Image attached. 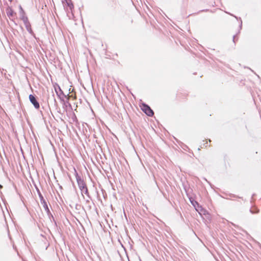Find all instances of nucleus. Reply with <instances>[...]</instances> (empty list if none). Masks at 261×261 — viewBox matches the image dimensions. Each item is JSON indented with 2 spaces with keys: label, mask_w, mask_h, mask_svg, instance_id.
Listing matches in <instances>:
<instances>
[{
  "label": "nucleus",
  "mask_w": 261,
  "mask_h": 261,
  "mask_svg": "<svg viewBox=\"0 0 261 261\" xmlns=\"http://www.w3.org/2000/svg\"><path fill=\"white\" fill-rule=\"evenodd\" d=\"M74 171H75V175L76 181H77V183L78 185V187L81 191H83V190H84V189H85L87 187L85 181H84V180L78 174L77 172H76V171L75 169H74Z\"/></svg>",
  "instance_id": "nucleus-1"
},
{
  "label": "nucleus",
  "mask_w": 261,
  "mask_h": 261,
  "mask_svg": "<svg viewBox=\"0 0 261 261\" xmlns=\"http://www.w3.org/2000/svg\"><path fill=\"white\" fill-rule=\"evenodd\" d=\"M36 189L37 191L38 196L39 197L40 202H41V204H43V206L44 208L45 211L46 212V213H47L48 215L50 214L51 215V214H50V211L49 210V208L47 206V202H46L45 200L44 199V197H43V195H42V194L41 193L39 189L37 187H36Z\"/></svg>",
  "instance_id": "nucleus-2"
},
{
  "label": "nucleus",
  "mask_w": 261,
  "mask_h": 261,
  "mask_svg": "<svg viewBox=\"0 0 261 261\" xmlns=\"http://www.w3.org/2000/svg\"><path fill=\"white\" fill-rule=\"evenodd\" d=\"M142 110L148 116H152L154 114L153 110L146 103H142L141 106Z\"/></svg>",
  "instance_id": "nucleus-3"
},
{
  "label": "nucleus",
  "mask_w": 261,
  "mask_h": 261,
  "mask_svg": "<svg viewBox=\"0 0 261 261\" xmlns=\"http://www.w3.org/2000/svg\"><path fill=\"white\" fill-rule=\"evenodd\" d=\"M20 9L22 11V13L20 15V18L23 21L24 24L25 25V27L28 28H29V25L31 24L28 20L27 16H26L25 15L24 12L23 11V9H22V8L21 7H20Z\"/></svg>",
  "instance_id": "nucleus-4"
},
{
  "label": "nucleus",
  "mask_w": 261,
  "mask_h": 261,
  "mask_svg": "<svg viewBox=\"0 0 261 261\" xmlns=\"http://www.w3.org/2000/svg\"><path fill=\"white\" fill-rule=\"evenodd\" d=\"M29 99L30 102L34 106L35 108L38 109L40 108V105L38 101H37L36 97L35 96L30 94L29 95Z\"/></svg>",
  "instance_id": "nucleus-5"
},
{
  "label": "nucleus",
  "mask_w": 261,
  "mask_h": 261,
  "mask_svg": "<svg viewBox=\"0 0 261 261\" xmlns=\"http://www.w3.org/2000/svg\"><path fill=\"white\" fill-rule=\"evenodd\" d=\"M6 11L7 15L9 17V18H13L16 14L15 13H14V12L12 10V9L10 7H8L7 8Z\"/></svg>",
  "instance_id": "nucleus-6"
},
{
  "label": "nucleus",
  "mask_w": 261,
  "mask_h": 261,
  "mask_svg": "<svg viewBox=\"0 0 261 261\" xmlns=\"http://www.w3.org/2000/svg\"><path fill=\"white\" fill-rule=\"evenodd\" d=\"M55 91L58 96H60V94H63V91L61 90L60 86L58 85V89L56 88H55Z\"/></svg>",
  "instance_id": "nucleus-7"
},
{
  "label": "nucleus",
  "mask_w": 261,
  "mask_h": 261,
  "mask_svg": "<svg viewBox=\"0 0 261 261\" xmlns=\"http://www.w3.org/2000/svg\"><path fill=\"white\" fill-rule=\"evenodd\" d=\"M81 192H82V194L83 193H84L85 195H86L88 196V197L89 198V199H91L87 187H86L85 189H84V190H83V191H81Z\"/></svg>",
  "instance_id": "nucleus-8"
},
{
  "label": "nucleus",
  "mask_w": 261,
  "mask_h": 261,
  "mask_svg": "<svg viewBox=\"0 0 261 261\" xmlns=\"http://www.w3.org/2000/svg\"><path fill=\"white\" fill-rule=\"evenodd\" d=\"M226 13H228V14H229V15H231V16H233V17H234L235 18H236L237 20H239H239H240V21H241V23H240V29H241V28H242V20H241V18L240 17L238 18L237 16H235V15H233V14H230V13H228V12H226Z\"/></svg>",
  "instance_id": "nucleus-9"
},
{
  "label": "nucleus",
  "mask_w": 261,
  "mask_h": 261,
  "mask_svg": "<svg viewBox=\"0 0 261 261\" xmlns=\"http://www.w3.org/2000/svg\"><path fill=\"white\" fill-rule=\"evenodd\" d=\"M250 213H252V214H255V213H257L258 210H256V208H251V209L250 210Z\"/></svg>",
  "instance_id": "nucleus-10"
},
{
  "label": "nucleus",
  "mask_w": 261,
  "mask_h": 261,
  "mask_svg": "<svg viewBox=\"0 0 261 261\" xmlns=\"http://www.w3.org/2000/svg\"><path fill=\"white\" fill-rule=\"evenodd\" d=\"M67 4L69 8L71 10L72 8H73V5L72 3H70L69 2H67Z\"/></svg>",
  "instance_id": "nucleus-11"
},
{
  "label": "nucleus",
  "mask_w": 261,
  "mask_h": 261,
  "mask_svg": "<svg viewBox=\"0 0 261 261\" xmlns=\"http://www.w3.org/2000/svg\"><path fill=\"white\" fill-rule=\"evenodd\" d=\"M26 28L27 30L29 32H30V33L32 32V29H31V24H30V25H29V28Z\"/></svg>",
  "instance_id": "nucleus-12"
},
{
  "label": "nucleus",
  "mask_w": 261,
  "mask_h": 261,
  "mask_svg": "<svg viewBox=\"0 0 261 261\" xmlns=\"http://www.w3.org/2000/svg\"><path fill=\"white\" fill-rule=\"evenodd\" d=\"M236 37V35H234L233 37V41L234 42H235V40H235Z\"/></svg>",
  "instance_id": "nucleus-13"
},
{
  "label": "nucleus",
  "mask_w": 261,
  "mask_h": 261,
  "mask_svg": "<svg viewBox=\"0 0 261 261\" xmlns=\"http://www.w3.org/2000/svg\"><path fill=\"white\" fill-rule=\"evenodd\" d=\"M204 145L205 146V147H207V142H206V143H205V144H204Z\"/></svg>",
  "instance_id": "nucleus-14"
},
{
  "label": "nucleus",
  "mask_w": 261,
  "mask_h": 261,
  "mask_svg": "<svg viewBox=\"0 0 261 261\" xmlns=\"http://www.w3.org/2000/svg\"><path fill=\"white\" fill-rule=\"evenodd\" d=\"M208 11V10H207V9H206V10H202L201 11Z\"/></svg>",
  "instance_id": "nucleus-15"
},
{
  "label": "nucleus",
  "mask_w": 261,
  "mask_h": 261,
  "mask_svg": "<svg viewBox=\"0 0 261 261\" xmlns=\"http://www.w3.org/2000/svg\"><path fill=\"white\" fill-rule=\"evenodd\" d=\"M86 202H89V199H87V200H86Z\"/></svg>",
  "instance_id": "nucleus-16"
},
{
  "label": "nucleus",
  "mask_w": 261,
  "mask_h": 261,
  "mask_svg": "<svg viewBox=\"0 0 261 261\" xmlns=\"http://www.w3.org/2000/svg\"><path fill=\"white\" fill-rule=\"evenodd\" d=\"M2 187H3V186H2V185H0V188H2Z\"/></svg>",
  "instance_id": "nucleus-17"
}]
</instances>
